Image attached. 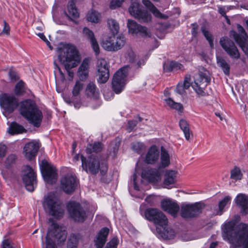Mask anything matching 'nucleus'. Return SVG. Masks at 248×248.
<instances>
[{
  "label": "nucleus",
  "instance_id": "1",
  "mask_svg": "<svg viewBox=\"0 0 248 248\" xmlns=\"http://www.w3.org/2000/svg\"><path fill=\"white\" fill-rule=\"evenodd\" d=\"M140 212L141 215L144 214L147 220L155 225L156 232L161 238L170 239L175 236L174 231L168 227L167 217L161 211L155 208H148L147 204L143 203L140 206Z\"/></svg>",
  "mask_w": 248,
  "mask_h": 248
},
{
  "label": "nucleus",
  "instance_id": "2",
  "mask_svg": "<svg viewBox=\"0 0 248 248\" xmlns=\"http://www.w3.org/2000/svg\"><path fill=\"white\" fill-rule=\"evenodd\" d=\"M57 53L59 62L64 65L69 76L73 77L74 73L70 70L76 67L80 61V57L76 47L71 44H64L59 47Z\"/></svg>",
  "mask_w": 248,
  "mask_h": 248
},
{
  "label": "nucleus",
  "instance_id": "3",
  "mask_svg": "<svg viewBox=\"0 0 248 248\" xmlns=\"http://www.w3.org/2000/svg\"><path fill=\"white\" fill-rule=\"evenodd\" d=\"M19 111L20 115L34 127L41 126L43 113L34 100L27 99L21 101Z\"/></svg>",
  "mask_w": 248,
  "mask_h": 248
},
{
  "label": "nucleus",
  "instance_id": "4",
  "mask_svg": "<svg viewBox=\"0 0 248 248\" xmlns=\"http://www.w3.org/2000/svg\"><path fill=\"white\" fill-rule=\"evenodd\" d=\"M80 160L81 161V167L84 171L92 175H96L99 171L101 176V180L108 172V162L106 161L100 162L96 155H90L86 157L81 155Z\"/></svg>",
  "mask_w": 248,
  "mask_h": 248
},
{
  "label": "nucleus",
  "instance_id": "5",
  "mask_svg": "<svg viewBox=\"0 0 248 248\" xmlns=\"http://www.w3.org/2000/svg\"><path fill=\"white\" fill-rule=\"evenodd\" d=\"M240 221V216L233 217V247L248 248V224Z\"/></svg>",
  "mask_w": 248,
  "mask_h": 248
},
{
  "label": "nucleus",
  "instance_id": "6",
  "mask_svg": "<svg viewBox=\"0 0 248 248\" xmlns=\"http://www.w3.org/2000/svg\"><path fill=\"white\" fill-rule=\"evenodd\" d=\"M84 205L79 202H68L66 207L70 217L75 222L82 223L87 218L89 213L94 214L97 207L90 210L86 202Z\"/></svg>",
  "mask_w": 248,
  "mask_h": 248
},
{
  "label": "nucleus",
  "instance_id": "7",
  "mask_svg": "<svg viewBox=\"0 0 248 248\" xmlns=\"http://www.w3.org/2000/svg\"><path fill=\"white\" fill-rule=\"evenodd\" d=\"M66 238V232L57 223H52L46 236V248H56L55 243L57 242L58 245L63 244Z\"/></svg>",
  "mask_w": 248,
  "mask_h": 248
},
{
  "label": "nucleus",
  "instance_id": "8",
  "mask_svg": "<svg viewBox=\"0 0 248 248\" xmlns=\"http://www.w3.org/2000/svg\"><path fill=\"white\" fill-rule=\"evenodd\" d=\"M130 14L141 23H149L152 21V15L147 10L142 9L138 0H131L128 8Z\"/></svg>",
  "mask_w": 248,
  "mask_h": 248
},
{
  "label": "nucleus",
  "instance_id": "9",
  "mask_svg": "<svg viewBox=\"0 0 248 248\" xmlns=\"http://www.w3.org/2000/svg\"><path fill=\"white\" fill-rule=\"evenodd\" d=\"M18 105V99L14 95L5 93L0 94V106L5 116L13 113Z\"/></svg>",
  "mask_w": 248,
  "mask_h": 248
},
{
  "label": "nucleus",
  "instance_id": "10",
  "mask_svg": "<svg viewBox=\"0 0 248 248\" xmlns=\"http://www.w3.org/2000/svg\"><path fill=\"white\" fill-rule=\"evenodd\" d=\"M79 185V180L75 175L66 174L60 180L61 189L66 194L73 193Z\"/></svg>",
  "mask_w": 248,
  "mask_h": 248
},
{
  "label": "nucleus",
  "instance_id": "11",
  "mask_svg": "<svg viewBox=\"0 0 248 248\" xmlns=\"http://www.w3.org/2000/svg\"><path fill=\"white\" fill-rule=\"evenodd\" d=\"M22 172V179L26 189L30 192L33 191L37 186L36 173L30 165L25 166Z\"/></svg>",
  "mask_w": 248,
  "mask_h": 248
},
{
  "label": "nucleus",
  "instance_id": "12",
  "mask_svg": "<svg viewBox=\"0 0 248 248\" xmlns=\"http://www.w3.org/2000/svg\"><path fill=\"white\" fill-rule=\"evenodd\" d=\"M40 170L45 182L52 184L56 180L58 175L57 169L46 160L43 159L42 160Z\"/></svg>",
  "mask_w": 248,
  "mask_h": 248
},
{
  "label": "nucleus",
  "instance_id": "13",
  "mask_svg": "<svg viewBox=\"0 0 248 248\" xmlns=\"http://www.w3.org/2000/svg\"><path fill=\"white\" fill-rule=\"evenodd\" d=\"M125 41L124 36H120L116 37L115 35L107 37L103 40L102 47L109 51H116L120 50L124 45Z\"/></svg>",
  "mask_w": 248,
  "mask_h": 248
},
{
  "label": "nucleus",
  "instance_id": "14",
  "mask_svg": "<svg viewBox=\"0 0 248 248\" xmlns=\"http://www.w3.org/2000/svg\"><path fill=\"white\" fill-rule=\"evenodd\" d=\"M43 206L49 215L61 219L64 215L65 206L62 202H43Z\"/></svg>",
  "mask_w": 248,
  "mask_h": 248
},
{
  "label": "nucleus",
  "instance_id": "15",
  "mask_svg": "<svg viewBox=\"0 0 248 248\" xmlns=\"http://www.w3.org/2000/svg\"><path fill=\"white\" fill-rule=\"evenodd\" d=\"M203 206L202 202H195L192 204H183L180 210L181 216L185 219L194 217L202 213Z\"/></svg>",
  "mask_w": 248,
  "mask_h": 248
},
{
  "label": "nucleus",
  "instance_id": "16",
  "mask_svg": "<svg viewBox=\"0 0 248 248\" xmlns=\"http://www.w3.org/2000/svg\"><path fill=\"white\" fill-rule=\"evenodd\" d=\"M126 76L125 69L123 68H120L114 74L112 81V88L115 93L119 94L124 89Z\"/></svg>",
  "mask_w": 248,
  "mask_h": 248
},
{
  "label": "nucleus",
  "instance_id": "17",
  "mask_svg": "<svg viewBox=\"0 0 248 248\" xmlns=\"http://www.w3.org/2000/svg\"><path fill=\"white\" fill-rule=\"evenodd\" d=\"M97 81L99 83L107 82L109 77V64L104 59H101L98 62Z\"/></svg>",
  "mask_w": 248,
  "mask_h": 248
},
{
  "label": "nucleus",
  "instance_id": "18",
  "mask_svg": "<svg viewBox=\"0 0 248 248\" xmlns=\"http://www.w3.org/2000/svg\"><path fill=\"white\" fill-rule=\"evenodd\" d=\"M127 27L129 32L133 35L139 34L144 38L151 36V33L146 27L138 24L134 20L129 19L127 22Z\"/></svg>",
  "mask_w": 248,
  "mask_h": 248
},
{
  "label": "nucleus",
  "instance_id": "19",
  "mask_svg": "<svg viewBox=\"0 0 248 248\" xmlns=\"http://www.w3.org/2000/svg\"><path fill=\"white\" fill-rule=\"evenodd\" d=\"M162 171L160 169L147 167L142 170L141 177L150 182H158L161 180Z\"/></svg>",
  "mask_w": 248,
  "mask_h": 248
},
{
  "label": "nucleus",
  "instance_id": "20",
  "mask_svg": "<svg viewBox=\"0 0 248 248\" xmlns=\"http://www.w3.org/2000/svg\"><path fill=\"white\" fill-rule=\"evenodd\" d=\"M39 148V144L36 142H28L24 147L25 157L30 161L34 159L37 155Z\"/></svg>",
  "mask_w": 248,
  "mask_h": 248
},
{
  "label": "nucleus",
  "instance_id": "21",
  "mask_svg": "<svg viewBox=\"0 0 248 248\" xmlns=\"http://www.w3.org/2000/svg\"><path fill=\"white\" fill-rule=\"evenodd\" d=\"M159 156V151L155 145H152L148 149L145 158V162L148 164H155Z\"/></svg>",
  "mask_w": 248,
  "mask_h": 248
},
{
  "label": "nucleus",
  "instance_id": "22",
  "mask_svg": "<svg viewBox=\"0 0 248 248\" xmlns=\"http://www.w3.org/2000/svg\"><path fill=\"white\" fill-rule=\"evenodd\" d=\"M67 12L64 11V14L67 18L73 21L79 17V13L76 5V0H69L67 5Z\"/></svg>",
  "mask_w": 248,
  "mask_h": 248
},
{
  "label": "nucleus",
  "instance_id": "23",
  "mask_svg": "<svg viewBox=\"0 0 248 248\" xmlns=\"http://www.w3.org/2000/svg\"><path fill=\"white\" fill-rule=\"evenodd\" d=\"M164 94L166 97H168L165 99L164 101L170 108L176 109L180 112H183L184 107L183 105L180 103L175 102L170 97V93L168 88L164 90Z\"/></svg>",
  "mask_w": 248,
  "mask_h": 248
},
{
  "label": "nucleus",
  "instance_id": "24",
  "mask_svg": "<svg viewBox=\"0 0 248 248\" xmlns=\"http://www.w3.org/2000/svg\"><path fill=\"white\" fill-rule=\"evenodd\" d=\"M233 40L239 45L242 51L246 54H248V35H240L233 31Z\"/></svg>",
  "mask_w": 248,
  "mask_h": 248
},
{
  "label": "nucleus",
  "instance_id": "25",
  "mask_svg": "<svg viewBox=\"0 0 248 248\" xmlns=\"http://www.w3.org/2000/svg\"><path fill=\"white\" fill-rule=\"evenodd\" d=\"M109 233V229L104 227L100 230L96 239L94 240V245L96 248H103L107 241V238Z\"/></svg>",
  "mask_w": 248,
  "mask_h": 248
},
{
  "label": "nucleus",
  "instance_id": "26",
  "mask_svg": "<svg viewBox=\"0 0 248 248\" xmlns=\"http://www.w3.org/2000/svg\"><path fill=\"white\" fill-rule=\"evenodd\" d=\"M222 236L223 239L228 241L232 247V221L231 220L225 223L222 228Z\"/></svg>",
  "mask_w": 248,
  "mask_h": 248
},
{
  "label": "nucleus",
  "instance_id": "27",
  "mask_svg": "<svg viewBox=\"0 0 248 248\" xmlns=\"http://www.w3.org/2000/svg\"><path fill=\"white\" fill-rule=\"evenodd\" d=\"M161 208L173 217H176L180 210L179 205L177 202H161Z\"/></svg>",
  "mask_w": 248,
  "mask_h": 248
},
{
  "label": "nucleus",
  "instance_id": "28",
  "mask_svg": "<svg viewBox=\"0 0 248 248\" xmlns=\"http://www.w3.org/2000/svg\"><path fill=\"white\" fill-rule=\"evenodd\" d=\"M163 67L165 72H171L181 70L184 66L182 64L178 62L168 61L163 63Z\"/></svg>",
  "mask_w": 248,
  "mask_h": 248
},
{
  "label": "nucleus",
  "instance_id": "29",
  "mask_svg": "<svg viewBox=\"0 0 248 248\" xmlns=\"http://www.w3.org/2000/svg\"><path fill=\"white\" fill-rule=\"evenodd\" d=\"M89 68V61L88 59H85L79 66L78 71V76L80 80L84 81L88 78Z\"/></svg>",
  "mask_w": 248,
  "mask_h": 248
},
{
  "label": "nucleus",
  "instance_id": "30",
  "mask_svg": "<svg viewBox=\"0 0 248 248\" xmlns=\"http://www.w3.org/2000/svg\"><path fill=\"white\" fill-rule=\"evenodd\" d=\"M170 164V157L167 151L163 147H161L160 163L158 165L159 169H164L168 167Z\"/></svg>",
  "mask_w": 248,
  "mask_h": 248
},
{
  "label": "nucleus",
  "instance_id": "31",
  "mask_svg": "<svg viewBox=\"0 0 248 248\" xmlns=\"http://www.w3.org/2000/svg\"><path fill=\"white\" fill-rule=\"evenodd\" d=\"M177 171L173 170H167L164 175L163 183L166 186H170L176 183Z\"/></svg>",
  "mask_w": 248,
  "mask_h": 248
},
{
  "label": "nucleus",
  "instance_id": "32",
  "mask_svg": "<svg viewBox=\"0 0 248 248\" xmlns=\"http://www.w3.org/2000/svg\"><path fill=\"white\" fill-rule=\"evenodd\" d=\"M220 44L225 51L231 57L232 56V42L228 37H222L220 39Z\"/></svg>",
  "mask_w": 248,
  "mask_h": 248
},
{
  "label": "nucleus",
  "instance_id": "33",
  "mask_svg": "<svg viewBox=\"0 0 248 248\" xmlns=\"http://www.w3.org/2000/svg\"><path fill=\"white\" fill-rule=\"evenodd\" d=\"M26 132V130L24 126L16 122H12L9 127L8 132L11 135L22 134Z\"/></svg>",
  "mask_w": 248,
  "mask_h": 248
},
{
  "label": "nucleus",
  "instance_id": "34",
  "mask_svg": "<svg viewBox=\"0 0 248 248\" xmlns=\"http://www.w3.org/2000/svg\"><path fill=\"white\" fill-rule=\"evenodd\" d=\"M179 125L180 129L183 132L185 139L186 140H189L190 138V135L192 134L189 123L186 120L181 119L179 121Z\"/></svg>",
  "mask_w": 248,
  "mask_h": 248
},
{
  "label": "nucleus",
  "instance_id": "35",
  "mask_svg": "<svg viewBox=\"0 0 248 248\" xmlns=\"http://www.w3.org/2000/svg\"><path fill=\"white\" fill-rule=\"evenodd\" d=\"M86 93L88 96L95 98H97L99 95V90L93 82H90L88 84Z\"/></svg>",
  "mask_w": 248,
  "mask_h": 248
},
{
  "label": "nucleus",
  "instance_id": "36",
  "mask_svg": "<svg viewBox=\"0 0 248 248\" xmlns=\"http://www.w3.org/2000/svg\"><path fill=\"white\" fill-rule=\"evenodd\" d=\"M217 65L221 68L224 73L228 75L230 74V66L229 63L227 62L224 58L221 56L217 55Z\"/></svg>",
  "mask_w": 248,
  "mask_h": 248
},
{
  "label": "nucleus",
  "instance_id": "37",
  "mask_svg": "<svg viewBox=\"0 0 248 248\" xmlns=\"http://www.w3.org/2000/svg\"><path fill=\"white\" fill-rule=\"evenodd\" d=\"M103 144L101 142H94L93 143L89 144L86 149L87 154L92 155L93 153H98L102 150Z\"/></svg>",
  "mask_w": 248,
  "mask_h": 248
},
{
  "label": "nucleus",
  "instance_id": "38",
  "mask_svg": "<svg viewBox=\"0 0 248 248\" xmlns=\"http://www.w3.org/2000/svg\"><path fill=\"white\" fill-rule=\"evenodd\" d=\"M143 5L150 11L155 16L157 17H161L162 14L159 10L153 4L150 0H142Z\"/></svg>",
  "mask_w": 248,
  "mask_h": 248
},
{
  "label": "nucleus",
  "instance_id": "39",
  "mask_svg": "<svg viewBox=\"0 0 248 248\" xmlns=\"http://www.w3.org/2000/svg\"><path fill=\"white\" fill-rule=\"evenodd\" d=\"M202 71H200L199 72V82L200 84L206 83L204 86H206L207 84L211 82V77L210 73L208 71L206 70L204 68L202 69Z\"/></svg>",
  "mask_w": 248,
  "mask_h": 248
},
{
  "label": "nucleus",
  "instance_id": "40",
  "mask_svg": "<svg viewBox=\"0 0 248 248\" xmlns=\"http://www.w3.org/2000/svg\"><path fill=\"white\" fill-rule=\"evenodd\" d=\"M25 85V83L22 80L16 83L14 89V92L16 96H22L26 93Z\"/></svg>",
  "mask_w": 248,
  "mask_h": 248
},
{
  "label": "nucleus",
  "instance_id": "41",
  "mask_svg": "<svg viewBox=\"0 0 248 248\" xmlns=\"http://www.w3.org/2000/svg\"><path fill=\"white\" fill-rule=\"evenodd\" d=\"M108 24L113 35H115L119 31V24L117 21L114 19H108Z\"/></svg>",
  "mask_w": 248,
  "mask_h": 248
},
{
  "label": "nucleus",
  "instance_id": "42",
  "mask_svg": "<svg viewBox=\"0 0 248 248\" xmlns=\"http://www.w3.org/2000/svg\"><path fill=\"white\" fill-rule=\"evenodd\" d=\"M79 237L78 235L72 234L70 235L67 242L68 248H77L78 243Z\"/></svg>",
  "mask_w": 248,
  "mask_h": 248
},
{
  "label": "nucleus",
  "instance_id": "43",
  "mask_svg": "<svg viewBox=\"0 0 248 248\" xmlns=\"http://www.w3.org/2000/svg\"><path fill=\"white\" fill-rule=\"evenodd\" d=\"M201 31L203 36L208 41L210 47L212 48H214V38L212 34L208 31L206 30L204 27H202Z\"/></svg>",
  "mask_w": 248,
  "mask_h": 248
},
{
  "label": "nucleus",
  "instance_id": "44",
  "mask_svg": "<svg viewBox=\"0 0 248 248\" xmlns=\"http://www.w3.org/2000/svg\"><path fill=\"white\" fill-rule=\"evenodd\" d=\"M16 156L15 155L11 154L9 155L4 162L5 168L8 169L12 168V166L16 163Z\"/></svg>",
  "mask_w": 248,
  "mask_h": 248
},
{
  "label": "nucleus",
  "instance_id": "45",
  "mask_svg": "<svg viewBox=\"0 0 248 248\" xmlns=\"http://www.w3.org/2000/svg\"><path fill=\"white\" fill-rule=\"evenodd\" d=\"M44 202H60L58 194L55 192H48L46 195L44 197Z\"/></svg>",
  "mask_w": 248,
  "mask_h": 248
},
{
  "label": "nucleus",
  "instance_id": "46",
  "mask_svg": "<svg viewBox=\"0 0 248 248\" xmlns=\"http://www.w3.org/2000/svg\"><path fill=\"white\" fill-rule=\"evenodd\" d=\"M202 84L199 82H195L193 85H192V88L199 96H205L207 95V93L204 91L203 88L201 87Z\"/></svg>",
  "mask_w": 248,
  "mask_h": 248
},
{
  "label": "nucleus",
  "instance_id": "47",
  "mask_svg": "<svg viewBox=\"0 0 248 248\" xmlns=\"http://www.w3.org/2000/svg\"><path fill=\"white\" fill-rule=\"evenodd\" d=\"M226 205V202H218V204L213 208V214L215 216L221 215L223 212V209Z\"/></svg>",
  "mask_w": 248,
  "mask_h": 248
},
{
  "label": "nucleus",
  "instance_id": "48",
  "mask_svg": "<svg viewBox=\"0 0 248 248\" xmlns=\"http://www.w3.org/2000/svg\"><path fill=\"white\" fill-rule=\"evenodd\" d=\"M243 178V174L240 168L235 166L233 167V183L238 180H241Z\"/></svg>",
  "mask_w": 248,
  "mask_h": 248
},
{
  "label": "nucleus",
  "instance_id": "49",
  "mask_svg": "<svg viewBox=\"0 0 248 248\" xmlns=\"http://www.w3.org/2000/svg\"><path fill=\"white\" fill-rule=\"evenodd\" d=\"M83 87V83L80 82L79 81H77L72 90L73 96H78L80 93V92L82 90Z\"/></svg>",
  "mask_w": 248,
  "mask_h": 248
},
{
  "label": "nucleus",
  "instance_id": "50",
  "mask_svg": "<svg viewBox=\"0 0 248 248\" xmlns=\"http://www.w3.org/2000/svg\"><path fill=\"white\" fill-rule=\"evenodd\" d=\"M131 148L133 151L140 154L142 152L145 148V145L142 142H136L133 143Z\"/></svg>",
  "mask_w": 248,
  "mask_h": 248
},
{
  "label": "nucleus",
  "instance_id": "51",
  "mask_svg": "<svg viewBox=\"0 0 248 248\" xmlns=\"http://www.w3.org/2000/svg\"><path fill=\"white\" fill-rule=\"evenodd\" d=\"M8 76L11 81L15 82L17 81L20 77L17 72L13 67L9 69L8 72Z\"/></svg>",
  "mask_w": 248,
  "mask_h": 248
},
{
  "label": "nucleus",
  "instance_id": "52",
  "mask_svg": "<svg viewBox=\"0 0 248 248\" xmlns=\"http://www.w3.org/2000/svg\"><path fill=\"white\" fill-rule=\"evenodd\" d=\"M189 88H187L184 86L182 83V81H179L176 87L175 92L176 93L180 95H184L186 93V90H187Z\"/></svg>",
  "mask_w": 248,
  "mask_h": 248
},
{
  "label": "nucleus",
  "instance_id": "53",
  "mask_svg": "<svg viewBox=\"0 0 248 248\" xmlns=\"http://www.w3.org/2000/svg\"><path fill=\"white\" fill-rule=\"evenodd\" d=\"M83 33L90 40V42L96 39L93 32L87 27L83 28Z\"/></svg>",
  "mask_w": 248,
  "mask_h": 248
},
{
  "label": "nucleus",
  "instance_id": "54",
  "mask_svg": "<svg viewBox=\"0 0 248 248\" xmlns=\"http://www.w3.org/2000/svg\"><path fill=\"white\" fill-rule=\"evenodd\" d=\"M237 206L240 208V212L242 215L248 214V202H236Z\"/></svg>",
  "mask_w": 248,
  "mask_h": 248
},
{
  "label": "nucleus",
  "instance_id": "55",
  "mask_svg": "<svg viewBox=\"0 0 248 248\" xmlns=\"http://www.w3.org/2000/svg\"><path fill=\"white\" fill-rule=\"evenodd\" d=\"M125 57L129 62L133 63L135 60L136 55L131 49H129L126 51Z\"/></svg>",
  "mask_w": 248,
  "mask_h": 248
},
{
  "label": "nucleus",
  "instance_id": "56",
  "mask_svg": "<svg viewBox=\"0 0 248 248\" xmlns=\"http://www.w3.org/2000/svg\"><path fill=\"white\" fill-rule=\"evenodd\" d=\"M124 0H111L109 4V8L111 10L120 7L124 2Z\"/></svg>",
  "mask_w": 248,
  "mask_h": 248
},
{
  "label": "nucleus",
  "instance_id": "57",
  "mask_svg": "<svg viewBox=\"0 0 248 248\" xmlns=\"http://www.w3.org/2000/svg\"><path fill=\"white\" fill-rule=\"evenodd\" d=\"M10 27L9 24L5 21L3 20V28L0 33V36L5 35L6 36L10 35Z\"/></svg>",
  "mask_w": 248,
  "mask_h": 248
},
{
  "label": "nucleus",
  "instance_id": "58",
  "mask_svg": "<svg viewBox=\"0 0 248 248\" xmlns=\"http://www.w3.org/2000/svg\"><path fill=\"white\" fill-rule=\"evenodd\" d=\"M233 9H241L248 10V4H244L242 1H238L233 0Z\"/></svg>",
  "mask_w": 248,
  "mask_h": 248
},
{
  "label": "nucleus",
  "instance_id": "59",
  "mask_svg": "<svg viewBox=\"0 0 248 248\" xmlns=\"http://www.w3.org/2000/svg\"><path fill=\"white\" fill-rule=\"evenodd\" d=\"M91 43L92 47L94 51L95 54L98 55L100 53L99 46L96 39H94L90 42Z\"/></svg>",
  "mask_w": 248,
  "mask_h": 248
},
{
  "label": "nucleus",
  "instance_id": "60",
  "mask_svg": "<svg viewBox=\"0 0 248 248\" xmlns=\"http://www.w3.org/2000/svg\"><path fill=\"white\" fill-rule=\"evenodd\" d=\"M118 244V239L114 237L107 244L106 248H117Z\"/></svg>",
  "mask_w": 248,
  "mask_h": 248
},
{
  "label": "nucleus",
  "instance_id": "61",
  "mask_svg": "<svg viewBox=\"0 0 248 248\" xmlns=\"http://www.w3.org/2000/svg\"><path fill=\"white\" fill-rule=\"evenodd\" d=\"M87 19L89 21L94 23L98 22L99 20L98 16L94 12H92L90 14L87 16Z\"/></svg>",
  "mask_w": 248,
  "mask_h": 248
},
{
  "label": "nucleus",
  "instance_id": "62",
  "mask_svg": "<svg viewBox=\"0 0 248 248\" xmlns=\"http://www.w3.org/2000/svg\"><path fill=\"white\" fill-rule=\"evenodd\" d=\"M234 202H248V196L245 194L240 193L237 195Z\"/></svg>",
  "mask_w": 248,
  "mask_h": 248
},
{
  "label": "nucleus",
  "instance_id": "63",
  "mask_svg": "<svg viewBox=\"0 0 248 248\" xmlns=\"http://www.w3.org/2000/svg\"><path fill=\"white\" fill-rule=\"evenodd\" d=\"M191 25L192 26L191 34L193 37H196L198 34L199 25L197 23H192Z\"/></svg>",
  "mask_w": 248,
  "mask_h": 248
},
{
  "label": "nucleus",
  "instance_id": "64",
  "mask_svg": "<svg viewBox=\"0 0 248 248\" xmlns=\"http://www.w3.org/2000/svg\"><path fill=\"white\" fill-rule=\"evenodd\" d=\"M7 152V146L3 144H0V158H3Z\"/></svg>",
  "mask_w": 248,
  "mask_h": 248
}]
</instances>
